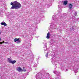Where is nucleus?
<instances>
[{"mask_svg":"<svg viewBox=\"0 0 79 79\" xmlns=\"http://www.w3.org/2000/svg\"><path fill=\"white\" fill-rule=\"evenodd\" d=\"M34 67H36L37 66V64H35V65L33 66Z\"/></svg>","mask_w":79,"mask_h":79,"instance_id":"21","label":"nucleus"},{"mask_svg":"<svg viewBox=\"0 0 79 79\" xmlns=\"http://www.w3.org/2000/svg\"><path fill=\"white\" fill-rule=\"evenodd\" d=\"M42 74H41V73H39L36 74V79H40L41 78V77H42Z\"/></svg>","mask_w":79,"mask_h":79,"instance_id":"4","label":"nucleus"},{"mask_svg":"<svg viewBox=\"0 0 79 79\" xmlns=\"http://www.w3.org/2000/svg\"><path fill=\"white\" fill-rule=\"evenodd\" d=\"M54 65H55V67H56V64H54Z\"/></svg>","mask_w":79,"mask_h":79,"instance_id":"24","label":"nucleus"},{"mask_svg":"<svg viewBox=\"0 0 79 79\" xmlns=\"http://www.w3.org/2000/svg\"><path fill=\"white\" fill-rule=\"evenodd\" d=\"M17 70L19 72H20V71H22V69L21 68L18 67L17 69Z\"/></svg>","mask_w":79,"mask_h":79,"instance_id":"10","label":"nucleus"},{"mask_svg":"<svg viewBox=\"0 0 79 79\" xmlns=\"http://www.w3.org/2000/svg\"><path fill=\"white\" fill-rule=\"evenodd\" d=\"M7 60L9 63H11L12 60H11V59H10V58H8Z\"/></svg>","mask_w":79,"mask_h":79,"instance_id":"13","label":"nucleus"},{"mask_svg":"<svg viewBox=\"0 0 79 79\" xmlns=\"http://www.w3.org/2000/svg\"><path fill=\"white\" fill-rule=\"evenodd\" d=\"M20 38H15L14 40L15 42H16L17 44H19L21 42V41L19 40Z\"/></svg>","mask_w":79,"mask_h":79,"instance_id":"5","label":"nucleus"},{"mask_svg":"<svg viewBox=\"0 0 79 79\" xmlns=\"http://www.w3.org/2000/svg\"><path fill=\"white\" fill-rule=\"evenodd\" d=\"M45 47L46 48V46H45L44 48H45Z\"/></svg>","mask_w":79,"mask_h":79,"instance_id":"31","label":"nucleus"},{"mask_svg":"<svg viewBox=\"0 0 79 79\" xmlns=\"http://www.w3.org/2000/svg\"><path fill=\"white\" fill-rule=\"evenodd\" d=\"M74 72H75V73L77 72V69L76 68L75 69V70H74Z\"/></svg>","mask_w":79,"mask_h":79,"instance_id":"19","label":"nucleus"},{"mask_svg":"<svg viewBox=\"0 0 79 79\" xmlns=\"http://www.w3.org/2000/svg\"><path fill=\"white\" fill-rule=\"evenodd\" d=\"M2 42L3 43H4L5 42V41H3Z\"/></svg>","mask_w":79,"mask_h":79,"instance_id":"28","label":"nucleus"},{"mask_svg":"<svg viewBox=\"0 0 79 79\" xmlns=\"http://www.w3.org/2000/svg\"><path fill=\"white\" fill-rule=\"evenodd\" d=\"M1 39H2V38H0V41H1Z\"/></svg>","mask_w":79,"mask_h":79,"instance_id":"27","label":"nucleus"},{"mask_svg":"<svg viewBox=\"0 0 79 79\" xmlns=\"http://www.w3.org/2000/svg\"><path fill=\"white\" fill-rule=\"evenodd\" d=\"M54 74H56L55 78L56 79H58L60 77V73L59 72H56V71H55L53 72Z\"/></svg>","mask_w":79,"mask_h":79,"instance_id":"3","label":"nucleus"},{"mask_svg":"<svg viewBox=\"0 0 79 79\" xmlns=\"http://www.w3.org/2000/svg\"><path fill=\"white\" fill-rule=\"evenodd\" d=\"M2 64V63H1L0 62V64Z\"/></svg>","mask_w":79,"mask_h":79,"instance_id":"30","label":"nucleus"},{"mask_svg":"<svg viewBox=\"0 0 79 79\" xmlns=\"http://www.w3.org/2000/svg\"><path fill=\"white\" fill-rule=\"evenodd\" d=\"M61 16V14H60V13L59 12L57 15H54L52 16V19L53 21L52 23V24H53V27H54V29H56V25L58 24V21H57V18H58L59 16Z\"/></svg>","mask_w":79,"mask_h":79,"instance_id":"1","label":"nucleus"},{"mask_svg":"<svg viewBox=\"0 0 79 79\" xmlns=\"http://www.w3.org/2000/svg\"><path fill=\"white\" fill-rule=\"evenodd\" d=\"M48 53H47L46 54V56L47 58L48 57Z\"/></svg>","mask_w":79,"mask_h":79,"instance_id":"20","label":"nucleus"},{"mask_svg":"<svg viewBox=\"0 0 79 79\" xmlns=\"http://www.w3.org/2000/svg\"><path fill=\"white\" fill-rule=\"evenodd\" d=\"M43 76H44L45 77H47V76H50V75H49V73H47L46 72H44V73L43 74Z\"/></svg>","mask_w":79,"mask_h":79,"instance_id":"7","label":"nucleus"},{"mask_svg":"<svg viewBox=\"0 0 79 79\" xmlns=\"http://www.w3.org/2000/svg\"><path fill=\"white\" fill-rule=\"evenodd\" d=\"M10 5H12L10 9H18L21 7V4L16 1H15L13 2H11Z\"/></svg>","mask_w":79,"mask_h":79,"instance_id":"2","label":"nucleus"},{"mask_svg":"<svg viewBox=\"0 0 79 79\" xmlns=\"http://www.w3.org/2000/svg\"><path fill=\"white\" fill-rule=\"evenodd\" d=\"M1 24L2 25H4V26H7V24L5 22H2L1 23Z\"/></svg>","mask_w":79,"mask_h":79,"instance_id":"11","label":"nucleus"},{"mask_svg":"<svg viewBox=\"0 0 79 79\" xmlns=\"http://www.w3.org/2000/svg\"><path fill=\"white\" fill-rule=\"evenodd\" d=\"M73 5L71 4H69V9H72Z\"/></svg>","mask_w":79,"mask_h":79,"instance_id":"9","label":"nucleus"},{"mask_svg":"<svg viewBox=\"0 0 79 79\" xmlns=\"http://www.w3.org/2000/svg\"><path fill=\"white\" fill-rule=\"evenodd\" d=\"M49 35H50V33L48 32L47 34V35L46 36L47 39H50Z\"/></svg>","mask_w":79,"mask_h":79,"instance_id":"12","label":"nucleus"},{"mask_svg":"<svg viewBox=\"0 0 79 79\" xmlns=\"http://www.w3.org/2000/svg\"><path fill=\"white\" fill-rule=\"evenodd\" d=\"M16 61L15 60H14L13 61L12 60L11 63H12V64H15V63H16Z\"/></svg>","mask_w":79,"mask_h":79,"instance_id":"15","label":"nucleus"},{"mask_svg":"<svg viewBox=\"0 0 79 79\" xmlns=\"http://www.w3.org/2000/svg\"><path fill=\"white\" fill-rule=\"evenodd\" d=\"M68 66H64L62 68V69H63L64 71H68Z\"/></svg>","mask_w":79,"mask_h":79,"instance_id":"6","label":"nucleus"},{"mask_svg":"<svg viewBox=\"0 0 79 79\" xmlns=\"http://www.w3.org/2000/svg\"><path fill=\"white\" fill-rule=\"evenodd\" d=\"M77 12H75L74 13V16H76L77 15Z\"/></svg>","mask_w":79,"mask_h":79,"instance_id":"17","label":"nucleus"},{"mask_svg":"<svg viewBox=\"0 0 79 79\" xmlns=\"http://www.w3.org/2000/svg\"><path fill=\"white\" fill-rule=\"evenodd\" d=\"M70 30L71 31H74V27H72V28L70 29Z\"/></svg>","mask_w":79,"mask_h":79,"instance_id":"16","label":"nucleus"},{"mask_svg":"<svg viewBox=\"0 0 79 79\" xmlns=\"http://www.w3.org/2000/svg\"><path fill=\"white\" fill-rule=\"evenodd\" d=\"M2 31H0V34H2Z\"/></svg>","mask_w":79,"mask_h":79,"instance_id":"26","label":"nucleus"},{"mask_svg":"<svg viewBox=\"0 0 79 79\" xmlns=\"http://www.w3.org/2000/svg\"><path fill=\"white\" fill-rule=\"evenodd\" d=\"M0 76L2 77V76H3V75L2 73H0Z\"/></svg>","mask_w":79,"mask_h":79,"instance_id":"22","label":"nucleus"},{"mask_svg":"<svg viewBox=\"0 0 79 79\" xmlns=\"http://www.w3.org/2000/svg\"><path fill=\"white\" fill-rule=\"evenodd\" d=\"M1 10H0V13H1Z\"/></svg>","mask_w":79,"mask_h":79,"instance_id":"29","label":"nucleus"},{"mask_svg":"<svg viewBox=\"0 0 79 79\" xmlns=\"http://www.w3.org/2000/svg\"><path fill=\"white\" fill-rule=\"evenodd\" d=\"M3 44V42H0V44Z\"/></svg>","mask_w":79,"mask_h":79,"instance_id":"23","label":"nucleus"},{"mask_svg":"<svg viewBox=\"0 0 79 79\" xmlns=\"http://www.w3.org/2000/svg\"><path fill=\"white\" fill-rule=\"evenodd\" d=\"M64 5H67L68 4V1H65L64 2Z\"/></svg>","mask_w":79,"mask_h":79,"instance_id":"14","label":"nucleus"},{"mask_svg":"<svg viewBox=\"0 0 79 79\" xmlns=\"http://www.w3.org/2000/svg\"><path fill=\"white\" fill-rule=\"evenodd\" d=\"M77 79H79V77H78V78Z\"/></svg>","mask_w":79,"mask_h":79,"instance_id":"32","label":"nucleus"},{"mask_svg":"<svg viewBox=\"0 0 79 79\" xmlns=\"http://www.w3.org/2000/svg\"><path fill=\"white\" fill-rule=\"evenodd\" d=\"M2 31H0V34H2Z\"/></svg>","mask_w":79,"mask_h":79,"instance_id":"25","label":"nucleus"},{"mask_svg":"<svg viewBox=\"0 0 79 79\" xmlns=\"http://www.w3.org/2000/svg\"><path fill=\"white\" fill-rule=\"evenodd\" d=\"M68 16V15L64 13L61 14V17L63 18H64L65 16Z\"/></svg>","mask_w":79,"mask_h":79,"instance_id":"8","label":"nucleus"},{"mask_svg":"<svg viewBox=\"0 0 79 79\" xmlns=\"http://www.w3.org/2000/svg\"><path fill=\"white\" fill-rule=\"evenodd\" d=\"M77 21V20L76 19H75L74 20V23H76Z\"/></svg>","mask_w":79,"mask_h":79,"instance_id":"18","label":"nucleus"}]
</instances>
